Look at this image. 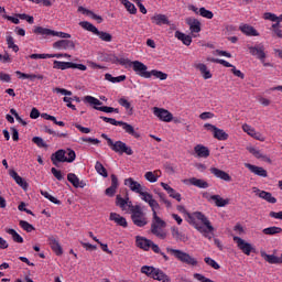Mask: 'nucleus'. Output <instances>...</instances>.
Returning a JSON list of instances; mask_svg holds the SVG:
<instances>
[{
	"instance_id": "1",
	"label": "nucleus",
	"mask_w": 282,
	"mask_h": 282,
	"mask_svg": "<svg viewBox=\"0 0 282 282\" xmlns=\"http://www.w3.org/2000/svg\"><path fill=\"white\" fill-rule=\"evenodd\" d=\"M186 216L189 224H195V219L200 221L203 226H205V228L196 224L195 229L198 230V232L204 234V237H206L207 239H213L210 236H208V232H215V227H213V225L210 224V220L208 219V217H206V215H204V213L202 212H194L193 214L187 213Z\"/></svg>"
},
{
	"instance_id": "2",
	"label": "nucleus",
	"mask_w": 282,
	"mask_h": 282,
	"mask_svg": "<svg viewBox=\"0 0 282 282\" xmlns=\"http://www.w3.org/2000/svg\"><path fill=\"white\" fill-rule=\"evenodd\" d=\"M74 160H76V152L72 149H67V150L61 149L51 155V162L54 166H58V164L63 162H67L68 164H72Z\"/></svg>"
},
{
	"instance_id": "3",
	"label": "nucleus",
	"mask_w": 282,
	"mask_h": 282,
	"mask_svg": "<svg viewBox=\"0 0 282 282\" xmlns=\"http://www.w3.org/2000/svg\"><path fill=\"white\" fill-rule=\"evenodd\" d=\"M166 221H164L158 214H154L152 216V223H151V232L154 235V237H158V239H166Z\"/></svg>"
},
{
	"instance_id": "4",
	"label": "nucleus",
	"mask_w": 282,
	"mask_h": 282,
	"mask_svg": "<svg viewBox=\"0 0 282 282\" xmlns=\"http://www.w3.org/2000/svg\"><path fill=\"white\" fill-rule=\"evenodd\" d=\"M141 273L145 274V276H149V279H153L154 281L171 282V278L166 275L164 271L155 267L143 265L141 268Z\"/></svg>"
},
{
	"instance_id": "5",
	"label": "nucleus",
	"mask_w": 282,
	"mask_h": 282,
	"mask_svg": "<svg viewBox=\"0 0 282 282\" xmlns=\"http://www.w3.org/2000/svg\"><path fill=\"white\" fill-rule=\"evenodd\" d=\"M131 220L138 228H144L147 224H149V219L147 218V214L142 210V206L134 205L131 206L130 210Z\"/></svg>"
},
{
	"instance_id": "6",
	"label": "nucleus",
	"mask_w": 282,
	"mask_h": 282,
	"mask_svg": "<svg viewBox=\"0 0 282 282\" xmlns=\"http://www.w3.org/2000/svg\"><path fill=\"white\" fill-rule=\"evenodd\" d=\"M83 102H85L86 105H90L97 111H104V113H120V110L118 108L101 106L102 101L94 96H85Z\"/></svg>"
},
{
	"instance_id": "7",
	"label": "nucleus",
	"mask_w": 282,
	"mask_h": 282,
	"mask_svg": "<svg viewBox=\"0 0 282 282\" xmlns=\"http://www.w3.org/2000/svg\"><path fill=\"white\" fill-rule=\"evenodd\" d=\"M166 252L169 254H172V257H175L177 261H181V263H185V265H192V268H195L198 263L197 260L193 258V256H189L188 253L180 249L166 247Z\"/></svg>"
},
{
	"instance_id": "8",
	"label": "nucleus",
	"mask_w": 282,
	"mask_h": 282,
	"mask_svg": "<svg viewBox=\"0 0 282 282\" xmlns=\"http://www.w3.org/2000/svg\"><path fill=\"white\" fill-rule=\"evenodd\" d=\"M100 120H104V122H108V124H112L113 127H122L126 133H128L129 135H132V138H135L137 140L140 139V132H137L133 126L124 121H118L113 118L102 117V116L100 117Z\"/></svg>"
},
{
	"instance_id": "9",
	"label": "nucleus",
	"mask_w": 282,
	"mask_h": 282,
	"mask_svg": "<svg viewBox=\"0 0 282 282\" xmlns=\"http://www.w3.org/2000/svg\"><path fill=\"white\" fill-rule=\"evenodd\" d=\"M248 51L251 56H254V58H258L262 63L264 67H272V64L265 63V58L268 57V53H265V46L263 43L256 44L254 46L248 45Z\"/></svg>"
},
{
	"instance_id": "10",
	"label": "nucleus",
	"mask_w": 282,
	"mask_h": 282,
	"mask_svg": "<svg viewBox=\"0 0 282 282\" xmlns=\"http://www.w3.org/2000/svg\"><path fill=\"white\" fill-rule=\"evenodd\" d=\"M34 34H40L41 36H58L59 39H72V34L65 32L54 31L52 29L35 26Z\"/></svg>"
},
{
	"instance_id": "11",
	"label": "nucleus",
	"mask_w": 282,
	"mask_h": 282,
	"mask_svg": "<svg viewBox=\"0 0 282 282\" xmlns=\"http://www.w3.org/2000/svg\"><path fill=\"white\" fill-rule=\"evenodd\" d=\"M109 148L111 149V151H113L115 153H119L120 155H122V153H126V155L133 154V150L131 149V147H128L127 143L122 141H109Z\"/></svg>"
},
{
	"instance_id": "12",
	"label": "nucleus",
	"mask_w": 282,
	"mask_h": 282,
	"mask_svg": "<svg viewBox=\"0 0 282 282\" xmlns=\"http://www.w3.org/2000/svg\"><path fill=\"white\" fill-rule=\"evenodd\" d=\"M54 69H79L80 72H85L87 66L84 64H76L74 62H58L55 61L53 64Z\"/></svg>"
},
{
	"instance_id": "13",
	"label": "nucleus",
	"mask_w": 282,
	"mask_h": 282,
	"mask_svg": "<svg viewBox=\"0 0 282 282\" xmlns=\"http://www.w3.org/2000/svg\"><path fill=\"white\" fill-rule=\"evenodd\" d=\"M119 63L123 65L126 69H131L132 67L133 72H147V69H149L147 65L140 61L131 62L130 59L121 58Z\"/></svg>"
},
{
	"instance_id": "14",
	"label": "nucleus",
	"mask_w": 282,
	"mask_h": 282,
	"mask_svg": "<svg viewBox=\"0 0 282 282\" xmlns=\"http://www.w3.org/2000/svg\"><path fill=\"white\" fill-rule=\"evenodd\" d=\"M204 129L210 131L216 140L226 141L229 138L228 133H226L224 129H219L216 126H213L212 123H205Z\"/></svg>"
},
{
	"instance_id": "15",
	"label": "nucleus",
	"mask_w": 282,
	"mask_h": 282,
	"mask_svg": "<svg viewBox=\"0 0 282 282\" xmlns=\"http://www.w3.org/2000/svg\"><path fill=\"white\" fill-rule=\"evenodd\" d=\"M204 199L207 202H214L215 206L218 208H224V206H228L230 204V199L221 198L219 195H209L208 192L203 194Z\"/></svg>"
},
{
	"instance_id": "16",
	"label": "nucleus",
	"mask_w": 282,
	"mask_h": 282,
	"mask_svg": "<svg viewBox=\"0 0 282 282\" xmlns=\"http://www.w3.org/2000/svg\"><path fill=\"white\" fill-rule=\"evenodd\" d=\"M153 113L159 120L162 122H172L173 121V113L164 108H153Z\"/></svg>"
},
{
	"instance_id": "17",
	"label": "nucleus",
	"mask_w": 282,
	"mask_h": 282,
	"mask_svg": "<svg viewBox=\"0 0 282 282\" xmlns=\"http://www.w3.org/2000/svg\"><path fill=\"white\" fill-rule=\"evenodd\" d=\"M234 241L237 243L239 250H241L243 254H247V257H250V253L254 250L250 242H246V240L241 239L239 236H234Z\"/></svg>"
},
{
	"instance_id": "18",
	"label": "nucleus",
	"mask_w": 282,
	"mask_h": 282,
	"mask_svg": "<svg viewBox=\"0 0 282 282\" xmlns=\"http://www.w3.org/2000/svg\"><path fill=\"white\" fill-rule=\"evenodd\" d=\"M137 74L141 78H152L153 80L158 78L160 80H166V78H169V75L162 72H137Z\"/></svg>"
},
{
	"instance_id": "19",
	"label": "nucleus",
	"mask_w": 282,
	"mask_h": 282,
	"mask_svg": "<svg viewBox=\"0 0 282 282\" xmlns=\"http://www.w3.org/2000/svg\"><path fill=\"white\" fill-rule=\"evenodd\" d=\"M185 23L188 25L192 34H199V32H202V22H199V20L188 17L185 19Z\"/></svg>"
},
{
	"instance_id": "20",
	"label": "nucleus",
	"mask_w": 282,
	"mask_h": 282,
	"mask_svg": "<svg viewBox=\"0 0 282 282\" xmlns=\"http://www.w3.org/2000/svg\"><path fill=\"white\" fill-rule=\"evenodd\" d=\"M124 186H128L132 193H137L140 195L142 191H147V187L142 186L138 181L133 180L132 177L124 180Z\"/></svg>"
},
{
	"instance_id": "21",
	"label": "nucleus",
	"mask_w": 282,
	"mask_h": 282,
	"mask_svg": "<svg viewBox=\"0 0 282 282\" xmlns=\"http://www.w3.org/2000/svg\"><path fill=\"white\" fill-rule=\"evenodd\" d=\"M242 131H245V133H247L254 140H259L260 142H265V138L263 137V134H261L260 132H257V130H254V128H252L248 123L242 124Z\"/></svg>"
},
{
	"instance_id": "22",
	"label": "nucleus",
	"mask_w": 282,
	"mask_h": 282,
	"mask_svg": "<svg viewBox=\"0 0 282 282\" xmlns=\"http://www.w3.org/2000/svg\"><path fill=\"white\" fill-rule=\"evenodd\" d=\"M54 50H76V44L72 40H58L53 43Z\"/></svg>"
},
{
	"instance_id": "23",
	"label": "nucleus",
	"mask_w": 282,
	"mask_h": 282,
	"mask_svg": "<svg viewBox=\"0 0 282 282\" xmlns=\"http://www.w3.org/2000/svg\"><path fill=\"white\" fill-rule=\"evenodd\" d=\"M253 193L258 195V197H260L261 199L268 202L269 204H276V198H274L272 196V193L270 192L261 191L257 187H253Z\"/></svg>"
},
{
	"instance_id": "24",
	"label": "nucleus",
	"mask_w": 282,
	"mask_h": 282,
	"mask_svg": "<svg viewBox=\"0 0 282 282\" xmlns=\"http://www.w3.org/2000/svg\"><path fill=\"white\" fill-rule=\"evenodd\" d=\"M246 169H248L253 175H258V177H268V171L261 166H257L250 163L245 164Z\"/></svg>"
},
{
	"instance_id": "25",
	"label": "nucleus",
	"mask_w": 282,
	"mask_h": 282,
	"mask_svg": "<svg viewBox=\"0 0 282 282\" xmlns=\"http://www.w3.org/2000/svg\"><path fill=\"white\" fill-rule=\"evenodd\" d=\"M151 243H153L152 240H149L142 236H137L135 237V245L137 248H140L141 250L149 251L151 250Z\"/></svg>"
},
{
	"instance_id": "26",
	"label": "nucleus",
	"mask_w": 282,
	"mask_h": 282,
	"mask_svg": "<svg viewBox=\"0 0 282 282\" xmlns=\"http://www.w3.org/2000/svg\"><path fill=\"white\" fill-rule=\"evenodd\" d=\"M209 171L212 175L216 176L218 180H224V182H230L232 180L230 174L217 167H210Z\"/></svg>"
},
{
	"instance_id": "27",
	"label": "nucleus",
	"mask_w": 282,
	"mask_h": 282,
	"mask_svg": "<svg viewBox=\"0 0 282 282\" xmlns=\"http://www.w3.org/2000/svg\"><path fill=\"white\" fill-rule=\"evenodd\" d=\"M116 204L117 206H119V208H121V210H127V208H129L130 212H131V206H135L131 200H129V197L122 198L120 195H117Z\"/></svg>"
},
{
	"instance_id": "28",
	"label": "nucleus",
	"mask_w": 282,
	"mask_h": 282,
	"mask_svg": "<svg viewBox=\"0 0 282 282\" xmlns=\"http://www.w3.org/2000/svg\"><path fill=\"white\" fill-rule=\"evenodd\" d=\"M110 221H115L117 226H121V228H127L129 223H127V218L120 216V214L111 213L110 214Z\"/></svg>"
},
{
	"instance_id": "29",
	"label": "nucleus",
	"mask_w": 282,
	"mask_h": 282,
	"mask_svg": "<svg viewBox=\"0 0 282 282\" xmlns=\"http://www.w3.org/2000/svg\"><path fill=\"white\" fill-rule=\"evenodd\" d=\"M239 30L242 34H246V36H259L257 29L250 24H240Z\"/></svg>"
},
{
	"instance_id": "30",
	"label": "nucleus",
	"mask_w": 282,
	"mask_h": 282,
	"mask_svg": "<svg viewBox=\"0 0 282 282\" xmlns=\"http://www.w3.org/2000/svg\"><path fill=\"white\" fill-rule=\"evenodd\" d=\"M48 243L51 246V250H53V252H55L57 257H61L63 254V247H61V243L58 242V240H56V238L50 237Z\"/></svg>"
},
{
	"instance_id": "31",
	"label": "nucleus",
	"mask_w": 282,
	"mask_h": 282,
	"mask_svg": "<svg viewBox=\"0 0 282 282\" xmlns=\"http://www.w3.org/2000/svg\"><path fill=\"white\" fill-rule=\"evenodd\" d=\"M194 153H196V156L198 158H209L210 156V150L206 145L197 144L194 148Z\"/></svg>"
},
{
	"instance_id": "32",
	"label": "nucleus",
	"mask_w": 282,
	"mask_h": 282,
	"mask_svg": "<svg viewBox=\"0 0 282 282\" xmlns=\"http://www.w3.org/2000/svg\"><path fill=\"white\" fill-rule=\"evenodd\" d=\"M152 23H155V25H171V21H169V17L162 13H159L152 17Z\"/></svg>"
},
{
	"instance_id": "33",
	"label": "nucleus",
	"mask_w": 282,
	"mask_h": 282,
	"mask_svg": "<svg viewBox=\"0 0 282 282\" xmlns=\"http://www.w3.org/2000/svg\"><path fill=\"white\" fill-rule=\"evenodd\" d=\"M171 232L175 241H184V242L188 241V238L186 237V235L180 231V228H177L176 226L171 227Z\"/></svg>"
},
{
	"instance_id": "34",
	"label": "nucleus",
	"mask_w": 282,
	"mask_h": 282,
	"mask_svg": "<svg viewBox=\"0 0 282 282\" xmlns=\"http://www.w3.org/2000/svg\"><path fill=\"white\" fill-rule=\"evenodd\" d=\"M174 36H175V39L181 41L183 43V45H186L187 47H188V45H191V43H193V37L191 35H186L185 33H183L181 31H175Z\"/></svg>"
},
{
	"instance_id": "35",
	"label": "nucleus",
	"mask_w": 282,
	"mask_h": 282,
	"mask_svg": "<svg viewBox=\"0 0 282 282\" xmlns=\"http://www.w3.org/2000/svg\"><path fill=\"white\" fill-rule=\"evenodd\" d=\"M77 12H82V14H85L86 17H91L95 21H98V23H102V17L94 13V11L89 9H85L84 7H78Z\"/></svg>"
},
{
	"instance_id": "36",
	"label": "nucleus",
	"mask_w": 282,
	"mask_h": 282,
	"mask_svg": "<svg viewBox=\"0 0 282 282\" xmlns=\"http://www.w3.org/2000/svg\"><path fill=\"white\" fill-rule=\"evenodd\" d=\"M188 183L192 184V186H196L197 188H208L210 186L208 182L197 177L189 178Z\"/></svg>"
},
{
	"instance_id": "37",
	"label": "nucleus",
	"mask_w": 282,
	"mask_h": 282,
	"mask_svg": "<svg viewBox=\"0 0 282 282\" xmlns=\"http://www.w3.org/2000/svg\"><path fill=\"white\" fill-rule=\"evenodd\" d=\"M68 182L75 187V188H84L85 185L80 182V178L74 173L67 174Z\"/></svg>"
},
{
	"instance_id": "38",
	"label": "nucleus",
	"mask_w": 282,
	"mask_h": 282,
	"mask_svg": "<svg viewBox=\"0 0 282 282\" xmlns=\"http://www.w3.org/2000/svg\"><path fill=\"white\" fill-rule=\"evenodd\" d=\"M18 78H21L22 80H31L34 82L35 78H37V80H43V75H36V74H28V73H21V72H17Z\"/></svg>"
},
{
	"instance_id": "39",
	"label": "nucleus",
	"mask_w": 282,
	"mask_h": 282,
	"mask_svg": "<svg viewBox=\"0 0 282 282\" xmlns=\"http://www.w3.org/2000/svg\"><path fill=\"white\" fill-rule=\"evenodd\" d=\"M262 232L264 235H267L268 237H274L276 235H281L282 232V228L281 227H276V226H271V227H267L262 230Z\"/></svg>"
},
{
	"instance_id": "40",
	"label": "nucleus",
	"mask_w": 282,
	"mask_h": 282,
	"mask_svg": "<svg viewBox=\"0 0 282 282\" xmlns=\"http://www.w3.org/2000/svg\"><path fill=\"white\" fill-rule=\"evenodd\" d=\"M261 257H263V259L271 264H280L281 263V256L276 257L274 254H268L265 252H261Z\"/></svg>"
},
{
	"instance_id": "41",
	"label": "nucleus",
	"mask_w": 282,
	"mask_h": 282,
	"mask_svg": "<svg viewBox=\"0 0 282 282\" xmlns=\"http://www.w3.org/2000/svg\"><path fill=\"white\" fill-rule=\"evenodd\" d=\"M248 151L251 155L256 156L257 160H265L267 162H270V158L261 153V150H258L257 148H248Z\"/></svg>"
},
{
	"instance_id": "42",
	"label": "nucleus",
	"mask_w": 282,
	"mask_h": 282,
	"mask_svg": "<svg viewBox=\"0 0 282 282\" xmlns=\"http://www.w3.org/2000/svg\"><path fill=\"white\" fill-rule=\"evenodd\" d=\"M79 25L84 30H87V32H91L93 34H98V28H96V25L91 24V22L82 21V22H79Z\"/></svg>"
},
{
	"instance_id": "43",
	"label": "nucleus",
	"mask_w": 282,
	"mask_h": 282,
	"mask_svg": "<svg viewBox=\"0 0 282 282\" xmlns=\"http://www.w3.org/2000/svg\"><path fill=\"white\" fill-rule=\"evenodd\" d=\"M6 232H7V235H11V237L15 243H23V237H21V235H19V232H17V230L7 228Z\"/></svg>"
},
{
	"instance_id": "44",
	"label": "nucleus",
	"mask_w": 282,
	"mask_h": 282,
	"mask_svg": "<svg viewBox=\"0 0 282 282\" xmlns=\"http://www.w3.org/2000/svg\"><path fill=\"white\" fill-rule=\"evenodd\" d=\"M120 1L130 14H138V9L135 8L134 3H131V1H129V0H120Z\"/></svg>"
},
{
	"instance_id": "45",
	"label": "nucleus",
	"mask_w": 282,
	"mask_h": 282,
	"mask_svg": "<svg viewBox=\"0 0 282 282\" xmlns=\"http://www.w3.org/2000/svg\"><path fill=\"white\" fill-rule=\"evenodd\" d=\"M95 170L98 173V175H101V177H109V173H107V169L100 161H97L95 164Z\"/></svg>"
},
{
	"instance_id": "46",
	"label": "nucleus",
	"mask_w": 282,
	"mask_h": 282,
	"mask_svg": "<svg viewBox=\"0 0 282 282\" xmlns=\"http://www.w3.org/2000/svg\"><path fill=\"white\" fill-rule=\"evenodd\" d=\"M105 79L109 80V83H123V80H127V76L126 75H120L117 77H112L111 74L107 73L105 75Z\"/></svg>"
},
{
	"instance_id": "47",
	"label": "nucleus",
	"mask_w": 282,
	"mask_h": 282,
	"mask_svg": "<svg viewBox=\"0 0 282 282\" xmlns=\"http://www.w3.org/2000/svg\"><path fill=\"white\" fill-rule=\"evenodd\" d=\"M95 34H96V36H99V39L101 41H105V43H111V41L113 39V36H111L110 33H107L105 31H99L98 30L97 33H95Z\"/></svg>"
},
{
	"instance_id": "48",
	"label": "nucleus",
	"mask_w": 282,
	"mask_h": 282,
	"mask_svg": "<svg viewBox=\"0 0 282 282\" xmlns=\"http://www.w3.org/2000/svg\"><path fill=\"white\" fill-rule=\"evenodd\" d=\"M19 226L20 228H22V230H25V232H32L33 230H35L34 226L26 220H20Z\"/></svg>"
},
{
	"instance_id": "49",
	"label": "nucleus",
	"mask_w": 282,
	"mask_h": 282,
	"mask_svg": "<svg viewBox=\"0 0 282 282\" xmlns=\"http://www.w3.org/2000/svg\"><path fill=\"white\" fill-rule=\"evenodd\" d=\"M148 204L152 210V217H155V215H158V210H160V203L153 198Z\"/></svg>"
},
{
	"instance_id": "50",
	"label": "nucleus",
	"mask_w": 282,
	"mask_h": 282,
	"mask_svg": "<svg viewBox=\"0 0 282 282\" xmlns=\"http://www.w3.org/2000/svg\"><path fill=\"white\" fill-rule=\"evenodd\" d=\"M7 45L9 50H13V52H19V45L14 44V37H12V35H7Z\"/></svg>"
},
{
	"instance_id": "51",
	"label": "nucleus",
	"mask_w": 282,
	"mask_h": 282,
	"mask_svg": "<svg viewBox=\"0 0 282 282\" xmlns=\"http://www.w3.org/2000/svg\"><path fill=\"white\" fill-rule=\"evenodd\" d=\"M32 142L39 147V149H47V143L41 137H33Z\"/></svg>"
},
{
	"instance_id": "52",
	"label": "nucleus",
	"mask_w": 282,
	"mask_h": 282,
	"mask_svg": "<svg viewBox=\"0 0 282 282\" xmlns=\"http://www.w3.org/2000/svg\"><path fill=\"white\" fill-rule=\"evenodd\" d=\"M139 195L145 204H149L153 199V194L145 192V189H142Z\"/></svg>"
},
{
	"instance_id": "53",
	"label": "nucleus",
	"mask_w": 282,
	"mask_h": 282,
	"mask_svg": "<svg viewBox=\"0 0 282 282\" xmlns=\"http://www.w3.org/2000/svg\"><path fill=\"white\" fill-rule=\"evenodd\" d=\"M199 14L200 17H203V19H213V17H215V13H213V11L207 10L204 7L199 9Z\"/></svg>"
},
{
	"instance_id": "54",
	"label": "nucleus",
	"mask_w": 282,
	"mask_h": 282,
	"mask_svg": "<svg viewBox=\"0 0 282 282\" xmlns=\"http://www.w3.org/2000/svg\"><path fill=\"white\" fill-rule=\"evenodd\" d=\"M272 30L278 39H282V29H281V24H279V22L272 24Z\"/></svg>"
},
{
	"instance_id": "55",
	"label": "nucleus",
	"mask_w": 282,
	"mask_h": 282,
	"mask_svg": "<svg viewBox=\"0 0 282 282\" xmlns=\"http://www.w3.org/2000/svg\"><path fill=\"white\" fill-rule=\"evenodd\" d=\"M205 263H207V265H210V268H214V270H219V263H217V261L213 260L212 258L206 257L204 259Z\"/></svg>"
},
{
	"instance_id": "56",
	"label": "nucleus",
	"mask_w": 282,
	"mask_h": 282,
	"mask_svg": "<svg viewBox=\"0 0 282 282\" xmlns=\"http://www.w3.org/2000/svg\"><path fill=\"white\" fill-rule=\"evenodd\" d=\"M263 19H265V21H272V22H276V23L279 21V17L274 13H271V12L264 13Z\"/></svg>"
},
{
	"instance_id": "57",
	"label": "nucleus",
	"mask_w": 282,
	"mask_h": 282,
	"mask_svg": "<svg viewBox=\"0 0 282 282\" xmlns=\"http://www.w3.org/2000/svg\"><path fill=\"white\" fill-rule=\"evenodd\" d=\"M167 195H170V197H172V199H176V202H182V194L177 193V191H175L174 188H172Z\"/></svg>"
},
{
	"instance_id": "58",
	"label": "nucleus",
	"mask_w": 282,
	"mask_h": 282,
	"mask_svg": "<svg viewBox=\"0 0 282 282\" xmlns=\"http://www.w3.org/2000/svg\"><path fill=\"white\" fill-rule=\"evenodd\" d=\"M145 180H148V182H151V184H154V182H158V176H155V173L153 172H147L144 174Z\"/></svg>"
},
{
	"instance_id": "59",
	"label": "nucleus",
	"mask_w": 282,
	"mask_h": 282,
	"mask_svg": "<svg viewBox=\"0 0 282 282\" xmlns=\"http://www.w3.org/2000/svg\"><path fill=\"white\" fill-rule=\"evenodd\" d=\"M51 173L54 175L55 178L58 180V182H63V173L59 170H56V167H52Z\"/></svg>"
},
{
	"instance_id": "60",
	"label": "nucleus",
	"mask_w": 282,
	"mask_h": 282,
	"mask_svg": "<svg viewBox=\"0 0 282 282\" xmlns=\"http://www.w3.org/2000/svg\"><path fill=\"white\" fill-rule=\"evenodd\" d=\"M30 58L37 61L39 58H52V54H31Z\"/></svg>"
},
{
	"instance_id": "61",
	"label": "nucleus",
	"mask_w": 282,
	"mask_h": 282,
	"mask_svg": "<svg viewBox=\"0 0 282 282\" xmlns=\"http://www.w3.org/2000/svg\"><path fill=\"white\" fill-rule=\"evenodd\" d=\"M82 142H89L90 144H100V140L94 138L82 137Z\"/></svg>"
},
{
	"instance_id": "62",
	"label": "nucleus",
	"mask_w": 282,
	"mask_h": 282,
	"mask_svg": "<svg viewBox=\"0 0 282 282\" xmlns=\"http://www.w3.org/2000/svg\"><path fill=\"white\" fill-rule=\"evenodd\" d=\"M199 118H200V120H210V119L215 118V113H213V112H202L199 115Z\"/></svg>"
},
{
	"instance_id": "63",
	"label": "nucleus",
	"mask_w": 282,
	"mask_h": 282,
	"mask_svg": "<svg viewBox=\"0 0 282 282\" xmlns=\"http://www.w3.org/2000/svg\"><path fill=\"white\" fill-rule=\"evenodd\" d=\"M55 94H62V96H72V91L65 88H55Z\"/></svg>"
},
{
	"instance_id": "64",
	"label": "nucleus",
	"mask_w": 282,
	"mask_h": 282,
	"mask_svg": "<svg viewBox=\"0 0 282 282\" xmlns=\"http://www.w3.org/2000/svg\"><path fill=\"white\" fill-rule=\"evenodd\" d=\"M15 183L19 185V186H21V188H28V182H25V180H23V177H19L17 181H15Z\"/></svg>"
}]
</instances>
